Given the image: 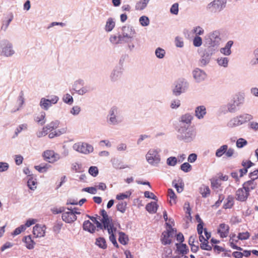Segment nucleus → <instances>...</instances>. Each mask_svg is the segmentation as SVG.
<instances>
[{"instance_id": "1", "label": "nucleus", "mask_w": 258, "mask_h": 258, "mask_svg": "<svg viewBox=\"0 0 258 258\" xmlns=\"http://www.w3.org/2000/svg\"><path fill=\"white\" fill-rule=\"evenodd\" d=\"M196 135V131L192 127L188 125L180 124L177 131V138L185 142H190L195 139Z\"/></svg>"}, {"instance_id": "2", "label": "nucleus", "mask_w": 258, "mask_h": 258, "mask_svg": "<svg viewBox=\"0 0 258 258\" xmlns=\"http://www.w3.org/2000/svg\"><path fill=\"white\" fill-rule=\"evenodd\" d=\"M123 120L120 110L116 107H112L107 115V123L111 125H115L121 123Z\"/></svg>"}, {"instance_id": "3", "label": "nucleus", "mask_w": 258, "mask_h": 258, "mask_svg": "<svg viewBox=\"0 0 258 258\" xmlns=\"http://www.w3.org/2000/svg\"><path fill=\"white\" fill-rule=\"evenodd\" d=\"M148 163L154 166H157L161 161V156L159 152L156 149H150L146 155Z\"/></svg>"}, {"instance_id": "4", "label": "nucleus", "mask_w": 258, "mask_h": 258, "mask_svg": "<svg viewBox=\"0 0 258 258\" xmlns=\"http://www.w3.org/2000/svg\"><path fill=\"white\" fill-rule=\"evenodd\" d=\"M121 30V33L120 34L123 43L131 41L136 34L135 29L131 26H123L122 27Z\"/></svg>"}, {"instance_id": "5", "label": "nucleus", "mask_w": 258, "mask_h": 258, "mask_svg": "<svg viewBox=\"0 0 258 258\" xmlns=\"http://www.w3.org/2000/svg\"><path fill=\"white\" fill-rule=\"evenodd\" d=\"M253 117L249 114H243L232 118L229 122L230 127L240 125L252 119Z\"/></svg>"}, {"instance_id": "6", "label": "nucleus", "mask_w": 258, "mask_h": 258, "mask_svg": "<svg viewBox=\"0 0 258 258\" xmlns=\"http://www.w3.org/2000/svg\"><path fill=\"white\" fill-rule=\"evenodd\" d=\"M226 3L227 0H214L208 5L207 9L211 13H218L226 7Z\"/></svg>"}, {"instance_id": "7", "label": "nucleus", "mask_w": 258, "mask_h": 258, "mask_svg": "<svg viewBox=\"0 0 258 258\" xmlns=\"http://www.w3.org/2000/svg\"><path fill=\"white\" fill-rule=\"evenodd\" d=\"M84 81L79 79L74 82L73 90L79 95H83L93 89L89 86H84Z\"/></svg>"}, {"instance_id": "8", "label": "nucleus", "mask_w": 258, "mask_h": 258, "mask_svg": "<svg viewBox=\"0 0 258 258\" xmlns=\"http://www.w3.org/2000/svg\"><path fill=\"white\" fill-rule=\"evenodd\" d=\"M244 102V97L241 95H236L231 102L227 104L228 111L231 113L236 112L238 108Z\"/></svg>"}, {"instance_id": "9", "label": "nucleus", "mask_w": 258, "mask_h": 258, "mask_svg": "<svg viewBox=\"0 0 258 258\" xmlns=\"http://www.w3.org/2000/svg\"><path fill=\"white\" fill-rule=\"evenodd\" d=\"M2 51L1 55L6 57L12 56L15 53L12 44L9 41L5 40L1 42Z\"/></svg>"}, {"instance_id": "10", "label": "nucleus", "mask_w": 258, "mask_h": 258, "mask_svg": "<svg viewBox=\"0 0 258 258\" xmlns=\"http://www.w3.org/2000/svg\"><path fill=\"white\" fill-rule=\"evenodd\" d=\"M73 148L74 150L84 154H88L93 151V147L92 145L86 143H78L73 145Z\"/></svg>"}, {"instance_id": "11", "label": "nucleus", "mask_w": 258, "mask_h": 258, "mask_svg": "<svg viewBox=\"0 0 258 258\" xmlns=\"http://www.w3.org/2000/svg\"><path fill=\"white\" fill-rule=\"evenodd\" d=\"M59 100V97L56 95H52L49 99L42 98L40 100L39 105L44 110H47L52 104H56Z\"/></svg>"}, {"instance_id": "12", "label": "nucleus", "mask_w": 258, "mask_h": 258, "mask_svg": "<svg viewBox=\"0 0 258 258\" xmlns=\"http://www.w3.org/2000/svg\"><path fill=\"white\" fill-rule=\"evenodd\" d=\"M188 88V83L184 80H179L175 84L172 90L173 94L175 96H178L184 93Z\"/></svg>"}, {"instance_id": "13", "label": "nucleus", "mask_w": 258, "mask_h": 258, "mask_svg": "<svg viewBox=\"0 0 258 258\" xmlns=\"http://www.w3.org/2000/svg\"><path fill=\"white\" fill-rule=\"evenodd\" d=\"M174 234V230L171 227V226H169V229L163 232L161 240L162 243L164 245L169 244L171 242V238Z\"/></svg>"}, {"instance_id": "14", "label": "nucleus", "mask_w": 258, "mask_h": 258, "mask_svg": "<svg viewBox=\"0 0 258 258\" xmlns=\"http://www.w3.org/2000/svg\"><path fill=\"white\" fill-rule=\"evenodd\" d=\"M43 156L45 160L51 163L58 161L60 158V155L55 153L53 150H46L44 151Z\"/></svg>"}, {"instance_id": "15", "label": "nucleus", "mask_w": 258, "mask_h": 258, "mask_svg": "<svg viewBox=\"0 0 258 258\" xmlns=\"http://www.w3.org/2000/svg\"><path fill=\"white\" fill-rule=\"evenodd\" d=\"M101 215L102 217L101 221L103 224L104 229L114 226L112 223V219L108 216L107 212L104 210L101 211Z\"/></svg>"}, {"instance_id": "16", "label": "nucleus", "mask_w": 258, "mask_h": 258, "mask_svg": "<svg viewBox=\"0 0 258 258\" xmlns=\"http://www.w3.org/2000/svg\"><path fill=\"white\" fill-rule=\"evenodd\" d=\"M101 215L102 217L101 221L103 224L104 229L114 226L112 223V219L108 216L107 212L104 210L101 211Z\"/></svg>"}, {"instance_id": "17", "label": "nucleus", "mask_w": 258, "mask_h": 258, "mask_svg": "<svg viewBox=\"0 0 258 258\" xmlns=\"http://www.w3.org/2000/svg\"><path fill=\"white\" fill-rule=\"evenodd\" d=\"M123 73L122 67L118 66L114 68L110 75V79L112 82H116L120 80Z\"/></svg>"}, {"instance_id": "18", "label": "nucleus", "mask_w": 258, "mask_h": 258, "mask_svg": "<svg viewBox=\"0 0 258 258\" xmlns=\"http://www.w3.org/2000/svg\"><path fill=\"white\" fill-rule=\"evenodd\" d=\"M192 74L195 80L198 83L203 81L207 77L206 73L199 68L195 69Z\"/></svg>"}, {"instance_id": "19", "label": "nucleus", "mask_w": 258, "mask_h": 258, "mask_svg": "<svg viewBox=\"0 0 258 258\" xmlns=\"http://www.w3.org/2000/svg\"><path fill=\"white\" fill-rule=\"evenodd\" d=\"M249 195V193L242 186L236 190L235 198L239 201L244 202L247 199Z\"/></svg>"}, {"instance_id": "20", "label": "nucleus", "mask_w": 258, "mask_h": 258, "mask_svg": "<svg viewBox=\"0 0 258 258\" xmlns=\"http://www.w3.org/2000/svg\"><path fill=\"white\" fill-rule=\"evenodd\" d=\"M220 32L218 30L214 31L209 34V43L212 46H214L219 44L220 41Z\"/></svg>"}, {"instance_id": "21", "label": "nucleus", "mask_w": 258, "mask_h": 258, "mask_svg": "<svg viewBox=\"0 0 258 258\" xmlns=\"http://www.w3.org/2000/svg\"><path fill=\"white\" fill-rule=\"evenodd\" d=\"M61 218L62 220L67 223H72L77 220V216L69 210L67 212L64 211L62 214Z\"/></svg>"}, {"instance_id": "22", "label": "nucleus", "mask_w": 258, "mask_h": 258, "mask_svg": "<svg viewBox=\"0 0 258 258\" xmlns=\"http://www.w3.org/2000/svg\"><path fill=\"white\" fill-rule=\"evenodd\" d=\"M45 226L37 224L33 227V233L36 237H42L45 235Z\"/></svg>"}, {"instance_id": "23", "label": "nucleus", "mask_w": 258, "mask_h": 258, "mask_svg": "<svg viewBox=\"0 0 258 258\" xmlns=\"http://www.w3.org/2000/svg\"><path fill=\"white\" fill-rule=\"evenodd\" d=\"M217 231L221 237H226L229 234V227L225 223H221L219 225Z\"/></svg>"}, {"instance_id": "24", "label": "nucleus", "mask_w": 258, "mask_h": 258, "mask_svg": "<svg viewBox=\"0 0 258 258\" xmlns=\"http://www.w3.org/2000/svg\"><path fill=\"white\" fill-rule=\"evenodd\" d=\"M206 113V108L204 105L199 106L196 108L195 115L199 119H203Z\"/></svg>"}, {"instance_id": "25", "label": "nucleus", "mask_w": 258, "mask_h": 258, "mask_svg": "<svg viewBox=\"0 0 258 258\" xmlns=\"http://www.w3.org/2000/svg\"><path fill=\"white\" fill-rule=\"evenodd\" d=\"M233 44V42L230 40L227 42L225 47L221 48L220 51L225 55H230L231 53V48Z\"/></svg>"}, {"instance_id": "26", "label": "nucleus", "mask_w": 258, "mask_h": 258, "mask_svg": "<svg viewBox=\"0 0 258 258\" xmlns=\"http://www.w3.org/2000/svg\"><path fill=\"white\" fill-rule=\"evenodd\" d=\"M108 231V234L110 235L109 236V240L113 243L114 246L116 247H118V245L116 240L115 237L114 235L113 232L116 231V228L114 226L109 227V228L106 229Z\"/></svg>"}, {"instance_id": "27", "label": "nucleus", "mask_w": 258, "mask_h": 258, "mask_svg": "<svg viewBox=\"0 0 258 258\" xmlns=\"http://www.w3.org/2000/svg\"><path fill=\"white\" fill-rule=\"evenodd\" d=\"M83 229L88 231L91 233H93L95 231V226L89 220L85 221L83 225Z\"/></svg>"}, {"instance_id": "28", "label": "nucleus", "mask_w": 258, "mask_h": 258, "mask_svg": "<svg viewBox=\"0 0 258 258\" xmlns=\"http://www.w3.org/2000/svg\"><path fill=\"white\" fill-rule=\"evenodd\" d=\"M111 161L113 167L116 169H122L128 167L127 165L123 164L122 161L118 159L113 158Z\"/></svg>"}, {"instance_id": "29", "label": "nucleus", "mask_w": 258, "mask_h": 258, "mask_svg": "<svg viewBox=\"0 0 258 258\" xmlns=\"http://www.w3.org/2000/svg\"><path fill=\"white\" fill-rule=\"evenodd\" d=\"M256 186V183L254 181V180H250L245 182L243 184V187L247 190V191L249 193V192L255 189Z\"/></svg>"}, {"instance_id": "30", "label": "nucleus", "mask_w": 258, "mask_h": 258, "mask_svg": "<svg viewBox=\"0 0 258 258\" xmlns=\"http://www.w3.org/2000/svg\"><path fill=\"white\" fill-rule=\"evenodd\" d=\"M192 119V116L189 113H186L182 115L180 119L181 124L185 123V125H188L189 126L191 121Z\"/></svg>"}, {"instance_id": "31", "label": "nucleus", "mask_w": 258, "mask_h": 258, "mask_svg": "<svg viewBox=\"0 0 258 258\" xmlns=\"http://www.w3.org/2000/svg\"><path fill=\"white\" fill-rule=\"evenodd\" d=\"M150 0H141L138 2L135 6V9L141 11L145 9Z\"/></svg>"}, {"instance_id": "32", "label": "nucleus", "mask_w": 258, "mask_h": 258, "mask_svg": "<svg viewBox=\"0 0 258 258\" xmlns=\"http://www.w3.org/2000/svg\"><path fill=\"white\" fill-rule=\"evenodd\" d=\"M34 120L41 125H43L46 122L45 113L41 112L34 118Z\"/></svg>"}, {"instance_id": "33", "label": "nucleus", "mask_w": 258, "mask_h": 258, "mask_svg": "<svg viewBox=\"0 0 258 258\" xmlns=\"http://www.w3.org/2000/svg\"><path fill=\"white\" fill-rule=\"evenodd\" d=\"M23 241L26 243V246L28 249H32L34 248L35 242L32 239L30 235L25 236L23 239Z\"/></svg>"}, {"instance_id": "34", "label": "nucleus", "mask_w": 258, "mask_h": 258, "mask_svg": "<svg viewBox=\"0 0 258 258\" xmlns=\"http://www.w3.org/2000/svg\"><path fill=\"white\" fill-rule=\"evenodd\" d=\"M67 132V129L66 128H62L59 130H55L53 132L50 133L48 135V137L50 139H52L55 137H58L61 135L65 134Z\"/></svg>"}, {"instance_id": "35", "label": "nucleus", "mask_w": 258, "mask_h": 258, "mask_svg": "<svg viewBox=\"0 0 258 258\" xmlns=\"http://www.w3.org/2000/svg\"><path fill=\"white\" fill-rule=\"evenodd\" d=\"M158 209V205L156 202H151L146 206V210L150 213H155Z\"/></svg>"}, {"instance_id": "36", "label": "nucleus", "mask_w": 258, "mask_h": 258, "mask_svg": "<svg viewBox=\"0 0 258 258\" xmlns=\"http://www.w3.org/2000/svg\"><path fill=\"white\" fill-rule=\"evenodd\" d=\"M177 250L179 254H182V255H185L188 251L187 246L185 244H176Z\"/></svg>"}, {"instance_id": "37", "label": "nucleus", "mask_w": 258, "mask_h": 258, "mask_svg": "<svg viewBox=\"0 0 258 258\" xmlns=\"http://www.w3.org/2000/svg\"><path fill=\"white\" fill-rule=\"evenodd\" d=\"M109 41L113 44H118L123 43L120 34H119L118 36L111 35L109 38Z\"/></svg>"}, {"instance_id": "38", "label": "nucleus", "mask_w": 258, "mask_h": 258, "mask_svg": "<svg viewBox=\"0 0 258 258\" xmlns=\"http://www.w3.org/2000/svg\"><path fill=\"white\" fill-rule=\"evenodd\" d=\"M115 27V22L112 18L108 19L105 27V30L107 32H110Z\"/></svg>"}, {"instance_id": "39", "label": "nucleus", "mask_w": 258, "mask_h": 258, "mask_svg": "<svg viewBox=\"0 0 258 258\" xmlns=\"http://www.w3.org/2000/svg\"><path fill=\"white\" fill-rule=\"evenodd\" d=\"M200 192L203 198H206L210 195V189L209 186L205 185H202L200 187Z\"/></svg>"}, {"instance_id": "40", "label": "nucleus", "mask_w": 258, "mask_h": 258, "mask_svg": "<svg viewBox=\"0 0 258 258\" xmlns=\"http://www.w3.org/2000/svg\"><path fill=\"white\" fill-rule=\"evenodd\" d=\"M217 62L219 66L227 68L228 66L229 59L226 57H220L217 59Z\"/></svg>"}, {"instance_id": "41", "label": "nucleus", "mask_w": 258, "mask_h": 258, "mask_svg": "<svg viewBox=\"0 0 258 258\" xmlns=\"http://www.w3.org/2000/svg\"><path fill=\"white\" fill-rule=\"evenodd\" d=\"M212 52L211 54H204L200 59V63L202 66H206L210 62L211 59V55H212Z\"/></svg>"}, {"instance_id": "42", "label": "nucleus", "mask_w": 258, "mask_h": 258, "mask_svg": "<svg viewBox=\"0 0 258 258\" xmlns=\"http://www.w3.org/2000/svg\"><path fill=\"white\" fill-rule=\"evenodd\" d=\"M228 149L227 145L221 146L219 149L216 150L215 155L217 157H221L224 154H226V151Z\"/></svg>"}, {"instance_id": "43", "label": "nucleus", "mask_w": 258, "mask_h": 258, "mask_svg": "<svg viewBox=\"0 0 258 258\" xmlns=\"http://www.w3.org/2000/svg\"><path fill=\"white\" fill-rule=\"evenodd\" d=\"M95 244L100 248L106 249L107 244L105 239L103 237H99L96 239Z\"/></svg>"}, {"instance_id": "44", "label": "nucleus", "mask_w": 258, "mask_h": 258, "mask_svg": "<svg viewBox=\"0 0 258 258\" xmlns=\"http://www.w3.org/2000/svg\"><path fill=\"white\" fill-rule=\"evenodd\" d=\"M59 122L58 120L52 121L49 123L47 124L45 127L48 131L51 132L53 130L57 128L59 126Z\"/></svg>"}, {"instance_id": "45", "label": "nucleus", "mask_w": 258, "mask_h": 258, "mask_svg": "<svg viewBox=\"0 0 258 258\" xmlns=\"http://www.w3.org/2000/svg\"><path fill=\"white\" fill-rule=\"evenodd\" d=\"M168 195L170 200L169 203L172 205L176 204V196L172 189L169 188L168 190Z\"/></svg>"}, {"instance_id": "46", "label": "nucleus", "mask_w": 258, "mask_h": 258, "mask_svg": "<svg viewBox=\"0 0 258 258\" xmlns=\"http://www.w3.org/2000/svg\"><path fill=\"white\" fill-rule=\"evenodd\" d=\"M126 205L127 204L126 202L122 201L119 202L116 205V209L121 213H124L126 211Z\"/></svg>"}, {"instance_id": "47", "label": "nucleus", "mask_w": 258, "mask_h": 258, "mask_svg": "<svg viewBox=\"0 0 258 258\" xmlns=\"http://www.w3.org/2000/svg\"><path fill=\"white\" fill-rule=\"evenodd\" d=\"M165 50L161 47L157 48L155 51L156 56L160 59L164 58L165 55Z\"/></svg>"}, {"instance_id": "48", "label": "nucleus", "mask_w": 258, "mask_h": 258, "mask_svg": "<svg viewBox=\"0 0 258 258\" xmlns=\"http://www.w3.org/2000/svg\"><path fill=\"white\" fill-rule=\"evenodd\" d=\"M128 240V237L125 233L122 232L119 233L118 241L121 244L125 245L127 244Z\"/></svg>"}, {"instance_id": "49", "label": "nucleus", "mask_w": 258, "mask_h": 258, "mask_svg": "<svg viewBox=\"0 0 258 258\" xmlns=\"http://www.w3.org/2000/svg\"><path fill=\"white\" fill-rule=\"evenodd\" d=\"M226 202L224 204L223 207L225 209L231 208L234 204V199L232 196H228L226 199Z\"/></svg>"}, {"instance_id": "50", "label": "nucleus", "mask_w": 258, "mask_h": 258, "mask_svg": "<svg viewBox=\"0 0 258 258\" xmlns=\"http://www.w3.org/2000/svg\"><path fill=\"white\" fill-rule=\"evenodd\" d=\"M62 100L64 103L69 105L72 104L74 101L73 97L69 93H67L63 95Z\"/></svg>"}, {"instance_id": "51", "label": "nucleus", "mask_w": 258, "mask_h": 258, "mask_svg": "<svg viewBox=\"0 0 258 258\" xmlns=\"http://www.w3.org/2000/svg\"><path fill=\"white\" fill-rule=\"evenodd\" d=\"M49 166L50 165L47 164L44 165L41 164L39 165L35 166V168L39 172L43 173L47 171Z\"/></svg>"}, {"instance_id": "52", "label": "nucleus", "mask_w": 258, "mask_h": 258, "mask_svg": "<svg viewBox=\"0 0 258 258\" xmlns=\"http://www.w3.org/2000/svg\"><path fill=\"white\" fill-rule=\"evenodd\" d=\"M139 22L142 26L145 27L149 25L150 20L148 17L143 16L140 18Z\"/></svg>"}, {"instance_id": "53", "label": "nucleus", "mask_w": 258, "mask_h": 258, "mask_svg": "<svg viewBox=\"0 0 258 258\" xmlns=\"http://www.w3.org/2000/svg\"><path fill=\"white\" fill-rule=\"evenodd\" d=\"M37 182L32 177H30L27 181V185L29 188L31 190H35L36 188Z\"/></svg>"}, {"instance_id": "54", "label": "nucleus", "mask_w": 258, "mask_h": 258, "mask_svg": "<svg viewBox=\"0 0 258 258\" xmlns=\"http://www.w3.org/2000/svg\"><path fill=\"white\" fill-rule=\"evenodd\" d=\"M178 162L177 159L175 157H170L167 159L166 163L168 166H174Z\"/></svg>"}, {"instance_id": "55", "label": "nucleus", "mask_w": 258, "mask_h": 258, "mask_svg": "<svg viewBox=\"0 0 258 258\" xmlns=\"http://www.w3.org/2000/svg\"><path fill=\"white\" fill-rule=\"evenodd\" d=\"M175 45L177 47L182 48L184 46V41L183 38L176 36L175 38Z\"/></svg>"}, {"instance_id": "56", "label": "nucleus", "mask_w": 258, "mask_h": 258, "mask_svg": "<svg viewBox=\"0 0 258 258\" xmlns=\"http://www.w3.org/2000/svg\"><path fill=\"white\" fill-rule=\"evenodd\" d=\"M23 96H24V94L22 92H21L20 93V95L18 98V100H17V102L19 104V107L16 110L13 111H12L13 112H14L17 110H19L20 109V108L22 107V105H23V104L24 103V98Z\"/></svg>"}, {"instance_id": "57", "label": "nucleus", "mask_w": 258, "mask_h": 258, "mask_svg": "<svg viewBox=\"0 0 258 258\" xmlns=\"http://www.w3.org/2000/svg\"><path fill=\"white\" fill-rule=\"evenodd\" d=\"M193 33L196 34V36L202 35L204 33V30L200 26H196L194 27L192 30Z\"/></svg>"}, {"instance_id": "58", "label": "nucleus", "mask_w": 258, "mask_h": 258, "mask_svg": "<svg viewBox=\"0 0 258 258\" xmlns=\"http://www.w3.org/2000/svg\"><path fill=\"white\" fill-rule=\"evenodd\" d=\"M203 43L202 39L199 36H196L193 39V45L195 47H200Z\"/></svg>"}, {"instance_id": "59", "label": "nucleus", "mask_w": 258, "mask_h": 258, "mask_svg": "<svg viewBox=\"0 0 258 258\" xmlns=\"http://www.w3.org/2000/svg\"><path fill=\"white\" fill-rule=\"evenodd\" d=\"M180 101L178 99H173L171 101L170 106L172 109H176L180 106Z\"/></svg>"}, {"instance_id": "60", "label": "nucleus", "mask_w": 258, "mask_h": 258, "mask_svg": "<svg viewBox=\"0 0 258 258\" xmlns=\"http://www.w3.org/2000/svg\"><path fill=\"white\" fill-rule=\"evenodd\" d=\"M87 216L93 222H94L96 225L97 228L102 230L104 229L103 225L99 221H98L95 217L93 216H90L89 215H88Z\"/></svg>"}, {"instance_id": "61", "label": "nucleus", "mask_w": 258, "mask_h": 258, "mask_svg": "<svg viewBox=\"0 0 258 258\" xmlns=\"http://www.w3.org/2000/svg\"><path fill=\"white\" fill-rule=\"evenodd\" d=\"M180 169L185 172H188L191 170V166L187 162H185L180 166Z\"/></svg>"}, {"instance_id": "62", "label": "nucleus", "mask_w": 258, "mask_h": 258, "mask_svg": "<svg viewBox=\"0 0 258 258\" xmlns=\"http://www.w3.org/2000/svg\"><path fill=\"white\" fill-rule=\"evenodd\" d=\"M28 125L26 123H24L19 125L15 131V134L17 136L18 134L21 133L22 131H25L27 130Z\"/></svg>"}, {"instance_id": "63", "label": "nucleus", "mask_w": 258, "mask_h": 258, "mask_svg": "<svg viewBox=\"0 0 258 258\" xmlns=\"http://www.w3.org/2000/svg\"><path fill=\"white\" fill-rule=\"evenodd\" d=\"M48 131L45 126L42 128L41 130L37 132L36 135L38 138H41L42 137L45 136L48 134Z\"/></svg>"}, {"instance_id": "64", "label": "nucleus", "mask_w": 258, "mask_h": 258, "mask_svg": "<svg viewBox=\"0 0 258 258\" xmlns=\"http://www.w3.org/2000/svg\"><path fill=\"white\" fill-rule=\"evenodd\" d=\"M250 237V234L248 232L239 233L237 236L238 239L241 240H246L249 238Z\"/></svg>"}]
</instances>
